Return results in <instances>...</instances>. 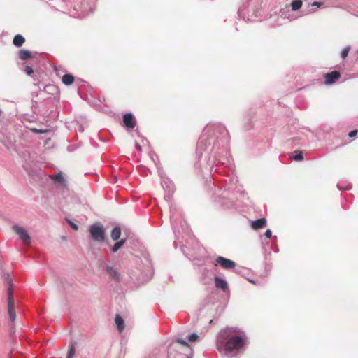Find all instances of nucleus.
<instances>
[{
	"mask_svg": "<svg viewBox=\"0 0 358 358\" xmlns=\"http://www.w3.org/2000/svg\"><path fill=\"white\" fill-rule=\"evenodd\" d=\"M248 343L245 333L236 327L221 330L217 338V347L228 357H233L243 350Z\"/></svg>",
	"mask_w": 358,
	"mask_h": 358,
	"instance_id": "obj_1",
	"label": "nucleus"
},
{
	"mask_svg": "<svg viewBox=\"0 0 358 358\" xmlns=\"http://www.w3.org/2000/svg\"><path fill=\"white\" fill-rule=\"evenodd\" d=\"M210 130V126H207L201 137L199 139L197 147H196V152L199 155H202V152L204 150H212V142L214 141L213 138H209V133Z\"/></svg>",
	"mask_w": 358,
	"mask_h": 358,
	"instance_id": "obj_2",
	"label": "nucleus"
},
{
	"mask_svg": "<svg viewBox=\"0 0 358 358\" xmlns=\"http://www.w3.org/2000/svg\"><path fill=\"white\" fill-rule=\"evenodd\" d=\"M89 232L93 241L102 243L106 239V230L103 225L98 222L89 227Z\"/></svg>",
	"mask_w": 358,
	"mask_h": 358,
	"instance_id": "obj_3",
	"label": "nucleus"
},
{
	"mask_svg": "<svg viewBox=\"0 0 358 358\" xmlns=\"http://www.w3.org/2000/svg\"><path fill=\"white\" fill-rule=\"evenodd\" d=\"M8 315L10 319V321L12 322L10 334L13 335L15 334L14 322L16 318V314H15V308H14V299L12 296L11 287H9L8 289Z\"/></svg>",
	"mask_w": 358,
	"mask_h": 358,
	"instance_id": "obj_4",
	"label": "nucleus"
},
{
	"mask_svg": "<svg viewBox=\"0 0 358 358\" xmlns=\"http://www.w3.org/2000/svg\"><path fill=\"white\" fill-rule=\"evenodd\" d=\"M183 345L184 347H186V348H189V345L188 344V343L184 340V339H181V338H177L176 340V341L173 342L169 346V349H168V354H169V358H176L173 356V352L174 350H178L179 348H180V345Z\"/></svg>",
	"mask_w": 358,
	"mask_h": 358,
	"instance_id": "obj_5",
	"label": "nucleus"
},
{
	"mask_svg": "<svg viewBox=\"0 0 358 358\" xmlns=\"http://www.w3.org/2000/svg\"><path fill=\"white\" fill-rule=\"evenodd\" d=\"M13 229L24 244L30 243V236L25 229L17 224L13 225Z\"/></svg>",
	"mask_w": 358,
	"mask_h": 358,
	"instance_id": "obj_6",
	"label": "nucleus"
},
{
	"mask_svg": "<svg viewBox=\"0 0 358 358\" xmlns=\"http://www.w3.org/2000/svg\"><path fill=\"white\" fill-rule=\"evenodd\" d=\"M215 264L216 266L219 264L225 269H231L236 266L235 262L222 256H219L216 258Z\"/></svg>",
	"mask_w": 358,
	"mask_h": 358,
	"instance_id": "obj_7",
	"label": "nucleus"
},
{
	"mask_svg": "<svg viewBox=\"0 0 358 358\" xmlns=\"http://www.w3.org/2000/svg\"><path fill=\"white\" fill-rule=\"evenodd\" d=\"M104 269L113 280L115 282H118L120 280V275L117 269L113 266H110L106 264H104Z\"/></svg>",
	"mask_w": 358,
	"mask_h": 358,
	"instance_id": "obj_8",
	"label": "nucleus"
},
{
	"mask_svg": "<svg viewBox=\"0 0 358 358\" xmlns=\"http://www.w3.org/2000/svg\"><path fill=\"white\" fill-rule=\"evenodd\" d=\"M123 122L127 128L134 129L136 125V121L134 116L129 113L123 116Z\"/></svg>",
	"mask_w": 358,
	"mask_h": 358,
	"instance_id": "obj_9",
	"label": "nucleus"
},
{
	"mask_svg": "<svg viewBox=\"0 0 358 358\" xmlns=\"http://www.w3.org/2000/svg\"><path fill=\"white\" fill-rule=\"evenodd\" d=\"M341 76V74L337 71H334L330 73L325 74V81L324 83L326 85H332L334 84Z\"/></svg>",
	"mask_w": 358,
	"mask_h": 358,
	"instance_id": "obj_10",
	"label": "nucleus"
},
{
	"mask_svg": "<svg viewBox=\"0 0 358 358\" xmlns=\"http://www.w3.org/2000/svg\"><path fill=\"white\" fill-rule=\"evenodd\" d=\"M50 178L54 180L55 182H57L58 185H60L64 188L66 187V181L63 177L62 173L61 172L57 174L51 175L50 176Z\"/></svg>",
	"mask_w": 358,
	"mask_h": 358,
	"instance_id": "obj_11",
	"label": "nucleus"
},
{
	"mask_svg": "<svg viewBox=\"0 0 358 358\" xmlns=\"http://www.w3.org/2000/svg\"><path fill=\"white\" fill-rule=\"evenodd\" d=\"M214 280L217 288L221 289L223 291H226L228 289V283L224 279L215 276Z\"/></svg>",
	"mask_w": 358,
	"mask_h": 358,
	"instance_id": "obj_12",
	"label": "nucleus"
},
{
	"mask_svg": "<svg viewBox=\"0 0 358 358\" xmlns=\"http://www.w3.org/2000/svg\"><path fill=\"white\" fill-rule=\"evenodd\" d=\"M266 224V220L264 217H263L252 221L251 226L254 229H259L264 227Z\"/></svg>",
	"mask_w": 358,
	"mask_h": 358,
	"instance_id": "obj_13",
	"label": "nucleus"
},
{
	"mask_svg": "<svg viewBox=\"0 0 358 358\" xmlns=\"http://www.w3.org/2000/svg\"><path fill=\"white\" fill-rule=\"evenodd\" d=\"M115 322L117 328L120 332H122L124 329V322L122 317L120 315H117L115 318Z\"/></svg>",
	"mask_w": 358,
	"mask_h": 358,
	"instance_id": "obj_14",
	"label": "nucleus"
},
{
	"mask_svg": "<svg viewBox=\"0 0 358 358\" xmlns=\"http://www.w3.org/2000/svg\"><path fill=\"white\" fill-rule=\"evenodd\" d=\"M121 236V229L119 227H114L110 233V237L113 241H117Z\"/></svg>",
	"mask_w": 358,
	"mask_h": 358,
	"instance_id": "obj_15",
	"label": "nucleus"
},
{
	"mask_svg": "<svg viewBox=\"0 0 358 358\" xmlns=\"http://www.w3.org/2000/svg\"><path fill=\"white\" fill-rule=\"evenodd\" d=\"M24 41H25L24 38L22 35L17 34V35L15 36V37L13 40V43L15 46L19 48L23 45Z\"/></svg>",
	"mask_w": 358,
	"mask_h": 358,
	"instance_id": "obj_16",
	"label": "nucleus"
},
{
	"mask_svg": "<svg viewBox=\"0 0 358 358\" xmlns=\"http://www.w3.org/2000/svg\"><path fill=\"white\" fill-rule=\"evenodd\" d=\"M126 238H122L120 240H117V242L110 247L111 251L113 252H117L120 248L126 243Z\"/></svg>",
	"mask_w": 358,
	"mask_h": 358,
	"instance_id": "obj_17",
	"label": "nucleus"
},
{
	"mask_svg": "<svg viewBox=\"0 0 358 358\" xmlns=\"http://www.w3.org/2000/svg\"><path fill=\"white\" fill-rule=\"evenodd\" d=\"M62 80L65 85H71L74 81V77L71 74H64Z\"/></svg>",
	"mask_w": 358,
	"mask_h": 358,
	"instance_id": "obj_18",
	"label": "nucleus"
},
{
	"mask_svg": "<svg viewBox=\"0 0 358 358\" xmlns=\"http://www.w3.org/2000/svg\"><path fill=\"white\" fill-rule=\"evenodd\" d=\"M215 129L217 132H218L220 135H222L223 137H227L228 136V131H227L224 126L222 124H217L214 126Z\"/></svg>",
	"mask_w": 358,
	"mask_h": 358,
	"instance_id": "obj_19",
	"label": "nucleus"
},
{
	"mask_svg": "<svg viewBox=\"0 0 358 358\" xmlns=\"http://www.w3.org/2000/svg\"><path fill=\"white\" fill-rule=\"evenodd\" d=\"M76 343H71L69 346V350L66 358H74L76 354Z\"/></svg>",
	"mask_w": 358,
	"mask_h": 358,
	"instance_id": "obj_20",
	"label": "nucleus"
},
{
	"mask_svg": "<svg viewBox=\"0 0 358 358\" xmlns=\"http://www.w3.org/2000/svg\"><path fill=\"white\" fill-rule=\"evenodd\" d=\"M44 90L52 95L58 94V88L54 85H48L44 87Z\"/></svg>",
	"mask_w": 358,
	"mask_h": 358,
	"instance_id": "obj_21",
	"label": "nucleus"
},
{
	"mask_svg": "<svg viewBox=\"0 0 358 358\" xmlns=\"http://www.w3.org/2000/svg\"><path fill=\"white\" fill-rule=\"evenodd\" d=\"M31 56V53L29 50H20L19 51V57L22 60H27L30 58Z\"/></svg>",
	"mask_w": 358,
	"mask_h": 358,
	"instance_id": "obj_22",
	"label": "nucleus"
},
{
	"mask_svg": "<svg viewBox=\"0 0 358 358\" xmlns=\"http://www.w3.org/2000/svg\"><path fill=\"white\" fill-rule=\"evenodd\" d=\"M337 187L339 190L343 191V190L350 189L352 187V185L349 182H339L337 184Z\"/></svg>",
	"mask_w": 358,
	"mask_h": 358,
	"instance_id": "obj_23",
	"label": "nucleus"
},
{
	"mask_svg": "<svg viewBox=\"0 0 358 358\" xmlns=\"http://www.w3.org/2000/svg\"><path fill=\"white\" fill-rule=\"evenodd\" d=\"M302 6V1L301 0H294L292 2L291 6L293 10H298Z\"/></svg>",
	"mask_w": 358,
	"mask_h": 358,
	"instance_id": "obj_24",
	"label": "nucleus"
},
{
	"mask_svg": "<svg viewBox=\"0 0 358 358\" xmlns=\"http://www.w3.org/2000/svg\"><path fill=\"white\" fill-rule=\"evenodd\" d=\"M162 185L164 189H168L169 191H171L173 188V184L168 179H162Z\"/></svg>",
	"mask_w": 358,
	"mask_h": 358,
	"instance_id": "obj_25",
	"label": "nucleus"
},
{
	"mask_svg": "<svg viewBox=\"0 0 358 358\" xmlns=\"http://www.w3.org/2000/svg\"><path fill=\"white\" fill-rule=\"evenodd\" d=\"M296 155L294 157V159L296 161H300L303 159V153L302 151L296 150L295 151Z\"/></svg>",
	"mask_w": 358,
	"mask_h": 358,
	"instance_id": "obj_26",
	"label": "nucleus"
},
{
	"mask_svg": "<svg viewBox=\"0 0 358 358\" xmlns=\"http://www.w3.org/2000/svg\"><path fill=\"white\" fill-rule=\"evenodd\" d=\"M349 50H350V47L349 46L345 47L341 52V57L343 59L345 58L348 55Z\"/></svg>",
	"mask_w": 358,
	"mask_h": 358,
	"instance_id": "obj_27",
	"label": "nucleus"
},
{
	"mask_svg": "<svg viewBox=\"0 0 358 358\" xmlns=\"http://www.w3.org/2000/svg\"><path fill=\"white\" fill-rule=\"evenodd\" d=\"M198 338H199V336H198V334H196L195 333H193L188 336V340H189V341H191V342L195 341Z\"/></svg>",
	"mask_w": 358,
	"mask_h": 358,
	"instance_id": "obj_28",
	"label": "nucleus"
},
{
	"mask_svg": "<svg viewBox=\"0 0 358 358\" xmlns=\"http://www.w3.org/2000/svg\"><path fill=\"white\" fill-rule=\"evenodd\" d=\"M66 221L73 229L76 231L78 229V226L76 223L68 219L66 220Z\"/></svg>",
	"mask_w": 358,
	"mask_h": 358,
	"instance_id": "obj_29",
	"label": "nucleus"
},
{
	"mask_svg": "<svg viewBox=\"0 0 358 358\" xmlns=\"http://www.w3.org/2000/svg\"><path fill=\"white\" fill-rule=\"evenodd\" d=\"M24 72L27 75L30 76V75H31L33 73L34 71H33V69L31 66H26L25 68H24Z\"/></svg>",
	"mask_w": 358,
	"mask_h": 358,
	"instance_id": "obj_30",
	"label": "nucleus"
},
{
	"mask_svg": "<svg viewBox=\"0 0 358 358\" xmlns=\"http://www.w3.org/2000/svg\"><path fill=\"white\" fill-rule=\"evenodd\" d=\"M323 5H324V3H322V2L314 1V2L312 3V6H313L321 7Z\"/></svg>",
	"mask_w": 358,
	"mask_h": 358,
	"instance_id": "obj_31",
	"label": "nucleus"
},
{
	"mask_svg": "<svg viewBox=\"0 0 358 358\" xmlns=\"http://www.w3.org/2000/svg\"><path fill=\"white\" fill-rule=\"evenodd\" d=\"M272 232L271 229H267L265 232V236L268 238H270L271 237Z\"/></svg>",
	"mask_w": 358,
	"mask_h": 358,
	"instance_id": "obj_32",
	"label": "nucleus"
},
{
	"mask_svg": "<svg viewBox=\"0 0 358 358\" xmlns=\"http://www.w3.org/2000/svg\"><path fill=\"white\" fill-rule=\"evenodd\" d=\"M173 217H174L173 213L172 210H171V221L173 226H174V224H175V220H174ZM174 228H175V227H173V229Z\"/></svg>",
	"mask_w": 358,
	"mask_h": 358,
	"instance_id": "obj_33",
	"label": "nucleus"
},
{
	"mask_svg": "<svg viewBox=\"0 0 358 358\" xmlns=\"http://www.w3.org/2000/svg\"><path fill=\"white\" fill-rule=\"evenodd\" d=\"M357 130H354V131H351L349 133L348 136H349V137L352 138V137L355 136L357 135Z\"/></svg>",
	"mask_w": 358,
	"mask_h": 358,
	"instance_id": "obj_34",
	"label": "nucleus"
},
{
	"mask_svg": "<svg viewBox=\"0 0 358 358\" xmlns=\"http://www.w3.org/2000/svg\"><path fill=\"white\" fill-rule=\"evenodd\" d=\"M150 158L152 159V160L154 162V163H156L155 158L157 159V156L154 153H150Z\"/></svg>",
	"mask_w": 358,
	"mask_h": 358,
	"instance_id": "obj_35",
	"label": "nucleus"
},
{
	"mask_svg": "<svg viewBox=\"0 0 358 358\" xmlns=\"http://www.w3.org/2000/svg\"><path fill=\"white\" fill-rule=\"evenodd\" d=\"M135 147H136L137 150H138V151H141L142 150L141 146L137 142L135 143Z\"/></svg>",
	"mask_w": 358,
	"mask_h": 358,
	"instance_id": "obj_36",
	"label": "nucleus"
},
{
	"mask_svg": "<svg viewBox=\"0 0 358 358\" xmlns=\"http://www.w3.org/2000/svg\"><path fill=\"white\" fill-rule=\"evenodd\" d=\"M34 131L38 133V134H43L44 133L45 131H43V130H38V129H34Z\"/></svg>",
	"mask_w": 358,
	"mask_h": 358,
	"instance_id": "obj_37",
	"label": "nucleus"
},
{
	"mask_svg": "<svg viewBox=\"0 0 358 358\" xmlns=\"http://www.w3.org/2000/svg\"><path fill=\"white\" fill-rule=\"evenodd\" d=\"M179 357H182V358H187V355H182V354H180Z\"/></svg>",
	"mask_w": 358,
	"mask_h": 358,
	"instance_id": "obj_38",
	"label": "nucleus"
},
{
	"mask_svg": "<svg viewBox=\"0 0 358 358\" xmlns=\"http://www.w3.org/2000/svg\"><path fill=\"white\" fill-rule=\"evenodd\" d=\"M164 198H165L166 199H170V196H169V194H168V195H165V196H164Z\"/></svg>",
	"mask_w": 358,
	"mask_h": 358,
	"instance_id": "obj_39",
	"label": "nucleus"
},
{
	"mask_svg": "<svg viewBox=\"0 0 358 358\" xmlns=\"http://www.w3.org/2000/svg\"><path fill=\"white\" fill-rule=\"evenodd\" d=\"M250 282H251L252 283H255V281L253 280H250Z\"/></svg>",
	"mask_w": 358,
	"mask_h": 358,
	"instance_id": "obj_40",
	"label": "nucleus"
}]
</instances>
